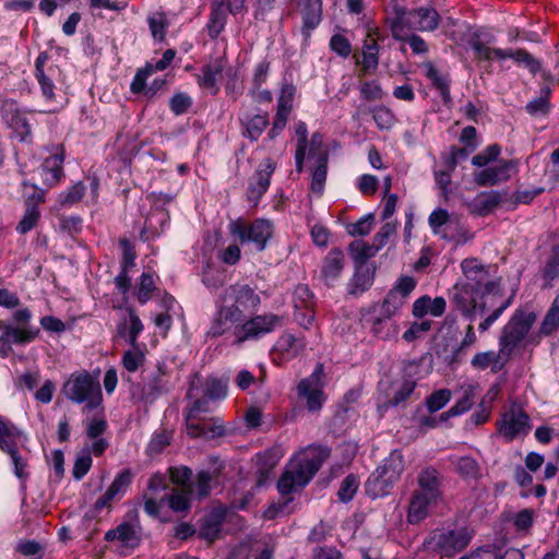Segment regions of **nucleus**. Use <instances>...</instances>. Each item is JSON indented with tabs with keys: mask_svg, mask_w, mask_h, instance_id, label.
Here are the masks:
<instances>
[{
	"mask_svg": "<svg viewBox=\"0 0 559 559\" xmlns=\"http://www.w3.org/2000/svg\"><path fill=\"white\" fill-rule=\"evenodd\" d=\"M492 267L476 258L464 259L461 262L464 278L452 287L449 296L450 301L469 322H474L478 314L487 311L486 304L479 300L499 288V280H495L490 273Z\"/></svg>",
	"mask_w": 559,
	"mask_h": 559,
	"instance_id": "f257e3e1",
	"label": "nucleus"
},
{
	"mask_svg": "<svg viewBox=\"0 0 559 559\" xmlns=\"http://www.w3.org/2000/svg\"><path fill=\"white\" fill-rule=\"evenodd\" d=\"M329 454L328 448L313 445L296 455L277 481L278 492L286 496L297 488H304L320 469Z\"/></svg>",
	"mask_w": 559,
	"mask_h": 559,
	"instance_id": "f03ea898",
	"label": "nucleus"
},
{
	"mask_svg": "<svg viewBox=\"0 0 559 559\" xmlns=\"http://www.w3.org/2000/svg\"><path fill=\"white\" fill-rule=\"evenodd\" d=\"M62 394L75 404H85L83 411H93L102 403L99 382L87 371L74 372L63 383Z\"/></svg>",
	"mask_w": 559,
	"mask_h": 559,
	"instance_id": "7ed1b4c3",
	"label": "nucleus"
},
{
	"mask_svg": "<svg viewBox=\"0 0 559 559\" xmlns=\"http://www.w3.org/2000/svg\"><path fill=\"white\" fill-rule=\"evenodd\" d=\"M536 319L535 312L516 309L502 328L498 338L501 353L511 357L516 348L524 346Z\"/></svg>",
	"mask_w": 559,
	"mask_h": 559,
	"instance_id": "20e7f679",
	"label": "nucleus"
},
{
	"mask_svg": "<svg viewBox=\"0 0 559 559\" xmlns=\"http://www.w3.org/2000/svg\"><path fill=\"white\" fill-rule=\"evenodd\" d=\"M395 17L391 23V31L394 37H400L404 28L420 32H432L438 28L440 15L432 7H420L415 10H407L404 7H394Z\"/></svg>",
	"mask_w": 559,
	"mask_h": 559,
	"instance_id": "39448f33",
	"label": "nucleus"
},
{
	"mask_svg": "<svg viewBox=\"0 0 559 559\" xmlns=\"http://www.w3.org/2000/svg\"><path fill=\"white\" fill-rule=\"evenodd\" d=\"M472 538L473 532L465 526L438 528L431 532L426 545L441 558H453L468 546Z\"/></svg>",
	"mask_w": 559,
	"mask_h": 559,
	"instance_id": "423d86ee",
	"label": "nucleus"
},
{
	"mask_svg": "<svg viewBox=\"0 0 559 559\" xmlns=\"http://www.w3.org/2000/svg\"><path fill=\"white\" fill-rule=\"evenodd\" d=\"M228 231L241 245H252L255 251L261 252L273 237L274 225L264 218H257L251 223L238 218L229 222Z\"/></svg>",
	"mask_w": 559,
	"mask_h": 559,
	"instance_id": "0eeeda50",
	"label": "nucleus"
},
{
	"mask_svg": "<svg viewBox=\"0 0 559 559\" xmlns=\"http://www.w3.org/2000/svg\"><path fill=\"white\" fill-rule=\"evenodd\" d=\"M283 326V318L274 313H263L246 320L235 326L234 344L241 345L247 341H257Z\"/></svg>",
	"mask_w": 559,
	"mask_h": 559,
	"instance_id": "6e6552de",
	"label": "nucleus"
},
{
	"mask_svg": "<svg viewBox=\"0 0 559 559\" xmlns=\"http://www.w3.org/2000/svg\"><path fill=\"white\" fill-rule=\"evenodd\" d=\"M170 390L167 367L164 362H158L153 370L144 372L140 397L145 403H154L159 396L167 394Z\"/></svg>",
	"mask_w": 559,
	"mask_h": 559,
	"instance_id": "1a4fd4ad",
	"label": "nucleus"
},
{
	"mask_svg": "<svg viewBox=\"0 0 559 559\" xmlns=\"http://www.w3.org/2000/svg\"><path fill=\"white\" fill-rule=\"evenodd\" d=\"M531 430L530 417L522 411L511 409L502 415L498 423V431L507 442L526 436Z\"/></svg>",
	"mask_w": 559,
	"mask_h": 559,
	"instance_id": "9d476101",
	"label": "nucleus"
},
{
	"mask_svg": "<svg viewBox=\"0 0 559 559\" xmlns=\"http://www.w3.org/2000/svg\"><path fill=\"white\" fill-rule=\"evenodd\" d=\"M275 170V163L271 158H265L260 163L253 177L250 179L247 189V199L253 206H257L267 191L272 174Z\"/></svg>",
	"mask_w": 559,
	"mask_h": 559,
	"instance_id": "9b49d317",
	"label": "nucleus"
},
{
	"mask_svg": "<svg viewBox=\"0 0 559 559\" xmlns=\"http://www.w3.org/2000/svg\"><path fill=\"white\" fill-rule=\"evenodd\" d=\"M229 300L242 311L257 310L261 304L260 296L247 284H234L225 288L222 302L226 304Z\"/></svg>",
	"mask_w": 559,
	"mask_h": 559,
	"instance_id": "f8f14e48",
	"label": "nucleus"
},
{
	"mask_svg": "<svg viewBox=\"0 0 559 559\" xmlns=\"http://www.w3.org/2000/svg\"><path fill=\"white\" fill-rule=\"evenodd\" d=\"M64 148L59 145L55 153L44 159L36 170L47 188L57 186L64 177Z\"/></svg>",
	"mask_w": 559,
	"mask_h": 559,
	"instance_id": "ddd939ff",
	"label": "nucleus"
},
{
	"mask_svg": "<svg viewBox=\"0 0 559 559\" xmlns=\"http://www.w3.org/2000/svg\"><path fill=\"white\" fill-rule=\"evenodd\" d=\"M187 432L193 438H215L225 432L223 420L218 417L201 419H186Z\"/></svg>",
	"mask_w": 559,
	"mask_h": 559,
	"instance_id": "4468645a",
	"label": "nucleus"
},
{
	"mask_svg": "<svg viewBox=\"0 0 559 559\" xmlns=\"http://www.w3.org/2000/svg\"><path fill=\"white\" fill-rule=\"evenodd\" d=\"M294 95L293 86H284L277 100V109L272 128L267 133L269 140H274L286 127L288 116L292 110V98Z\"/></svg>",
	"mask_w": 559,
	"mask_h": 559,
	"instance_id": "2eb2a0df",
	"label": "nucleus"
},
{
	"mask_svg": "<svg viewBox=\"0 0 559 559\" xmlns=\"http://www.w3.org/2000/svg\"><path fill=\"white\" fill-rule=\"evenodd\" d=\"M242 128V136L255 142L260 139L269 126V114L266 111L250 115L248 111H241L238 116Z\"/></svg>",
	"mask_w": 559,
	"mask_h": 559,
	"instance_id": "dca6fc26",
	"label": "nucleus"
},
{
	"mask_svg": "<svg viewBox=\"0 0 559 559\" xmlns=\"http://www.w3.org/2000/svg\"><path fill=\"white\" fill-rule=\"evenodd\" d=\"M418 489L415 491L421 493L435 501L441 499L442 477L439 471L428 466L421 469L417 476Z\"/></svg>",
	"mask_w": 559,
	"mask_h": 559,
	"instance_id": "f3484780",
	"label": "nucleus"
},
{
	"mask_svg": "<svg viewBox=\"0 0 559 559\" xmlns=\"http://www.w3.org/2000/svg\"><path fill=\"white\" fill-rule=\"evenodd\" d=\"M0 355L8 357L12 353V345H24L34 341V333L31 331H17L13 329V324L0 321Z\"/></svg>",
	"mask_w": 559,
	"mask_h": 559,
	"instance_id": "a211bd4d",
	"label": "nucleus"
},
{
	"mask_svg": "<svg viewBox=\"0 0 559 559\" xmlns=\"http://www.w3.org/2000/svg\"><path fill=\"white\" fill-rule=\"evenodd\" d=\"M300 13L302 17L301 34L308 40L313 29L322 20V0H301Z\"/></svg>",
	"mask_w": 559,
	"mask_h": 559,
	"instance_id": "6ab92c4d",
	"label": "nucleus"
},
{
	"mask_svg": "<svg viewBox=\"0 0 559 559\" xmlns=\"http://www.w3.org/2000/svg\"><path fill=\"white\" fill-rule=\"evenodd\" d=\"M21 436L22 431L15 426L12 430V436L7 437L0 444V450L9 454L12 459L15 476L20 479H24L27 477L25 472L26 461L20 455L17 448Z\"/></svg>",
	"mask_w": 559,
	"mask_h": 559,
	"instance_id": "aec40b11",
	"label": "nucleus"
},
{
	"mask_svg": "<svg viewBox=\"0 0 559 559\" xmlns=\"http://www.w3.org/2000/svg\"><path fill=\"white\" fill-rule=\"evenodd\" d=\"M345 255L338 248L332 249L324 258L321 267V277L324 283L329 286L334 283L341 276L344 269Z\"/></svg>",
	"mask_w": 559,
	"mask_h": 559,
	"instance_id": "412c9836",
	"label": "nucleus"
},
{
	"mask_svg": "<svg viewBox=\"0 0 559 559\" xmlns=\"http://www.w3.org/2000/svg\"><path fill=\"white\" fill-rule=\"evenodd\" d=\"M510 359V356L501 353V347H499L498 353L493 350L480 352L477 353L471 360V365L475 369L485 370L488 367H491V371L497 373L501 371L507 361Z\"/></svg>",
	"mask_w": 559,
	"mask_h": 559,
	"instance_id": "4be33fe9",
	"label": "nucleus"
},
{
	"mask_svg": "<svg viewBox=\"0 0 559 559\" xmlns=\"http://www.w3.org/2000/svg\"><path fill=\"white\" fill-rule=\"evenodd\" d=\"M437 503L433 499L414 491L408 504L407 521L411 524L421 522L428 516L430 508Z\"/></svg>",
	"mask_w": 559,
	"mask_h": 559,
	"instance_id": "5701e85b",
	"label": "nucleus"
},
{
	"mask_svg": "<svg viewBox=\"0 0 559 559\" xmlns=\"http://www.w3.org/2000/svg\"><path fill=\"white\" fill-rule=\"evenodd\" d=\"M298 395L306 400L309 412H318L324 402L323 391L310 378L302 379L297 386Z\"/></svg>",
	"mask_w": 559,
	"mask_h": 559,
	"instance_id": "b1692460",
	"label": "nucleus"
},
{
	"mask_svg": "<svg viewBox=\"0 0 559 559\" xmlns=\"http://www.w3.org/2000/svg\"><path fill=\"white\" fill-rule=\"evenodd\" d=\"M225 0H212L210 19L206 24L207 35L215 39L224 31L227 21Z\"/></svg>",
	"mask_w": 559,
	"mask_h": 559,
	"instance_id": "393cba45",
	"label": "nucleus"
},
{
	"mask_svg": "<svg viewBox=\"0 0 559 559\" xmlns=\"http://www.w3.org/2000/svg\"><path fill=\"white\" fill-rule=\"evenodd\" d=\"M187 399L193 400V403L187 409L186 419H201L203 415L212 411L210 403L211 399L205 395L199 397V388L195 385L194 381L191 382V385L188 389Z\"/></svg>",
	"mask_w": 559,
	"mask_h": 559,
	"instance_id": "a878e982",
	"label": "nucleus"
},
{
	"mask_svg": "<svg viewBox=\"0 0 559 559\" xmlns=\"http://www.w3.org/2000/svg\"><path fill=\"white\" fill-rule=\"evenodd\" d=\"M501 200L498 191L481 192L469 203V209L478 216H486L500 204Z\"/></svg>",
	"mask_w": 559,
	"mask_h": 559,
	"instance_id": "bb28decb",
	"label": "nucleus"
},
{
	"mask_svg": "<svg viewBox=\"0 0 559 559\" xmlns=\"http://www.w3.org/2000/svg\"><path fill=\"white\" fill-rule=\"evenodd\" d=\"M404 468L405 464L402 453L399 450H393L390 455L383 460L382 464L377 467V471L395 484L400 479Z\"/></svg>",
	"mask_w": 559,
	"mask_h": 559,
	"instance_id": "cd10ccee",
	"label": "nucleus"
},
{
	"mask_svg": "<svg viewBox=\"0 0 559 559\" xmlns=\"http://www.w3.org/2000/svg\"><path fill=\"white\" fill-rule=\"evenodd\" d=\"M373 283V274L367 265H355V273L347 284L349 295L358 296L368 290Z\"/></svg>",
	"mask_w": 559,
	"mask_h": 559,
	"instance_id": "c85d7f7f",
	"label": "nucleus"
},
{
	"mask_svg": "<svg viewBox=\"0 0 559 559\" xmlns=\"http://www.w3.org/2000/svg\"><path fill=\"white\" fill-rule=\"evenodd\" d=\"M393 481L377 469L368 477L365 484L366 493L372 499L381 498L389 495L393 488Z\"/></svg>",
	"mask_w": 559,
	"mask_h": 559,
	"instance_id": "c756f323",
	"label": "nucleus"
},
{
	"mask_svg": "<svg viewBox=\"0 0 559 559\" xmlns=\"http://www.w3.org/2000/svg\"><path fill=\"white\" fill-rule=\"evenodd\" d=\"M223 64L221 61H215L204 66L201 74L198 76V83L201 87L209 90L213 95L217 94V81L222 76Z\"/></svg>",
	"mask_w": 559,
	"mask_h": 559,
	"instance_id": "7c9ffc66",
	"label": "nucleus"
},
{
	"mask_svg": "<svg viewBox=\"0 0 559 559\" xmlns=\"http://www.w3.org/2000/svg\"><path fill=\"white\" fill-rule=\"evenodd\" d=\"M306 347L304 337H297L290 333L282 334L275 344V349L285 358L296 357Z\"/></svg>",
	"mask_w": 559,
	"mask_h": 559,
	"instance_id": "2f4dec72",
	"label": "nucleus"
},
{
	"mask_svg": "<svg viewBox=\"0 0 559 559\" xmlns=\"http://www.w3.org/2000/svg\"><path fill=\"white\" fill-rule=\"evenodd\" d=\"M424 69L426 78L431 81L432 85L440 92L443 103H450V81L448 75L441 74L431 62H426Z\"/></svg>",
	"mask_w": 559,
	"mask_h": 559,
	"instance_id": "473e14b6",
	"label": "nucleus"
},
{
	"mask_svg": "<svg viewBox=\"0 0 559 559\" xmlns=\"http://www.w3.org/2000/svg\"><path fill=\"white\" fill-rule=\"evenodd\" d=\"M416 384L413 380H403L400 386L395 390L394 395L388 402L384 403L383 407H397L411 399H419V393L416 392Z\"/></svg>",
	"mask_w": 559,
	"mask_h": 559,
	"instance_id": "72a5a7b5",
	"label": "nucleus"
},
{
	"mask_svg": "<svg viewBox=\"0 0 559 559\" xmlns=\"http://www.w3.org/2000/svg\"><path fill=\"white\" fill-rule=\"evenodd\" d=\"M328 174V153L320 152L317 159L316 166L312 171V179L310 189L313 193L322 194Z\"/></svg>",
	"mask_w": 559,
	"mask_h": 559,
	"instance_id": "f704fd0d",
	"label": "nucleus"
},
{
	"mask_svg": "<svg viewBox=\"0 0 559 559\" xmlns=\"http://www.w3.org/2000/svg\"><path fill=\"white\" fill-rule=\"evenodd\" d=\"M348 249L355 265H366L367 260L374 257L380 250L373 241L372 243H367L362 240L353 241Z\"/></svg>",
	"mask_w": 559,
	"mask_h": 559,
	"instance_id": "c9c22d12",
	"label": "nucleus"
},
{
	"mask_svg": "<svg viewBox=\"0 0 559 559\" xmlns=\"http://www.w3.org/2000/svg\"><path fill=\"white\" fill-rule=\"evenodd\" d=\"M281 455L277 450L269 449L263 453L257 455L258 464H259V480L258 484L262 485V483L269 478L271 471L278 463Z\"/></svg>",
	"mask_w": 559,
	"mask_h": 559,
	"instance_id": "e433bc0d",
	"label": "nucleus"
},
{
	"mask_svg": "<svg viewBox=\"0 0 559 559\" xmlns=\"http://www.w3.org/2000/svg\"><path fill=\"white\" fill-rule=\"evenodd\" d=\"M223 516L221 514H211L200 525L199 537L207 542L215 540L222 530Z\"/></svg>",
	"mask_w": 559,
	"mask_h": 559,
	"instance_id": "4c0bfd02",
	"label": "nucleus"
},
{
	"mask_svg": "<svg viewBox=\"0 0 559 559\" xmlns=\"http://www.w3.org/2000/svg\"><path fill=\"white\" fill-rule=\"evenodd\" d=\"M549 95V87L543 88L540 96L526 104L525 110L527 114L535 118L547 116L550 110Z\"/></svg>",
	"mask_w": 559,
	"mask_h": 559,
	"instance_id": "58836bf2",
	"label": "nucleus"
},
{
	"mask_svg": "<svg viewBox=\"0 0 559 559\" xmlns=\"http://www.w3.org/2000/svg\"><path fill=\"white\" fill-rule=\"evenodd\" d=\"M86 192V186L83 181H78L70 189L63 191L58 197V203L61 207H70L79 203Z\"/></svg>",
	"mask_w": 559,
	"mask_h": 559,
	"instance_id": "ea45409f",
	"label": "nucleus"
},
{
	"mask_svg": "<svg viewBox=\"0 0 559 559\" xmlns=\"http://www.w3.org/2000/svg\"><path fill=\"white\" fill-rule=\"evenodd\" d=\"M456 472L465 479H476L480 475L478 462L472 456H461L455 461Z\"/></svg>",
	"mask_w": 559,
	"mask_h": 559,
	"instance_id": "a19ab883",
	"label": "nucleus"
},
{
	"mask_svg": "<svg viewBox=\"0 0 559 559\" xmlns=\"http://www.w3.org/2000/svg\"><path fill=\"white\" fill-rule=\"evenodd\" d=\"M39 216H40V213L38 211V206H36V204H34L32 202H26V209H25L24 215H23L22 219L19 222V224L16 226V230L20 234L28 233L36 226V224L39 219Z\"/></svg>",
	"mask_w": 559,
	"mask_h": 559,
	"instance_id": "79ce46f5",
	"label": "nucleus"
},
{
	"mask_svg": "<svg viewBox=\"0 0 559 559\" xmlns=\"http://www.w3.org/2000/svg\"><path fill=\"white\" fill-rule=\"evenodd\" d=\"M191 492L188 489H183L182 491H175L171 495H165L162 497V502L167 501L169 508L175 512H185L188 511L191 507L189 495Z\"/></svg>",
	"mask_w": 559,
	"mask_h": 559,
	"instance_id": "37998d69",
	"label": "nucleus"
},
{
	"mask_svg": "<svg viewBox=\"0 0 559 559\" xmlns=\"http://www.w3.org/2000/svg\"><path fill=\"white\" fill-rule=\"evenodd\" d=\"M13 320L16 323V325H13L14 330L27 332L31 331L34 333V340L39 334V329L32 325V312L28 308L19 309L13 313Z\"/></svg>",
	"mask_w": 559,
	"mask_h": 559,
	"instance_id": "c03bdc74",
	"label": "nucleus"
},
{
	"mask_svg": "<svg viewBox=\"0 0 559 559\" xmlns=\"http://www.w3.org/2000/svg\"><path fill=\"white\" fill-rule=\"evenodd\" d=\"M379 47L376 40H366L362 50V69L365 71L376 70L379 63Z\"/></svg>",
	"mask_w": 559,
	"mask_h": 559,
	"instance_id": "a18cd8bd",
	"label": "nucleus"
},
{
	"mask_svg": "<svg viewBox=\"0 0 559 559\" xmlns=\"http://www.w3.org/2000/svg\"><path fill=\"white\" fill-rule=\"evenodd\" d=\"M404 305L400 297L389 292L380 306L379 316L390 321Z\"/></svg>",
	"mask_w": 559,
	"mask_h": 559,
	"instance_id": "49530a36",
	"label": "nucleus"
},
{
	"mask_svg": "<svg viewBox=\"0 0 559 559\" xmlns=\"http://www.w3.org/2000/svg\"><path fill=\"white\" fill-rule=\"evenodd\" d=\"M359 484H360L359 478L356 475H354V474L347 475L341 483V486H340V489L337 492L338 499L342 502H349L354 498L355 493L357 492Z\"/></svg>",
	"mask_w": 559,
	"mask_h": 559,
	"instance_id": "de8ad7c7",
	"label": "nucleus"
},
{
	"mask_svg": "<svg viewBox=\"0 0 559 559\" xmlns=\"http://www.w3.org/2000/svg\"><path fill=\"white\" fill-rule=\"evenodd\" d=\"M118 540L124 546L134 548L140 544V536L134 526L130 523H121L117 526Z\"/></svg>",
	"mask_w": 559,
	"mask_h": 559,
	"instance_id": "09e8293b",
	"label": "nucleus"
},
{
	"mask_svg": "<svg viewBox=\"0 0 559 559\" xmlns=\"http://www.w3.org/2000/svg\"><path fill=\"white\" fill-rule=\"evenodd\" d=\"M156 289L153 275L150 273H142L138 288V300L141 305L146 304L152 298V293Z\"/></svg>",
	"mask_w": 559,
	"mask_h": 559,
	"instance_id": "8fccbe9b",
	"label": "nucleus"
},
{
	"mask_svg": "<svg viewBox=\"0 0 559 559\" xmlns=\"http://www.w3.org/2000/svg\"><path fill=\"white\" fill-rule=\"evenodd\" d=\"M92 466V457L90 454V449H83L80 454H78L72 475L76 480H81L91 469Z\"/></svg>",
	"mask_w": 559,
	"mask_h": 559,
	"instance_id": "3c124183",
	"label": "nucleus"
},
{
	"mask_svg": "<svg viewBox=\"0 0 559 559\" xmlns=\"http://www.w3.org/2000/svg\"><path fill=\"white\" fill-rule=\"evenodd\" d=\"M170 480L179 486H182L183 489H188L189 492H193L192 485L190 484V479L192 476V471L187 466H176L169 468Z\"/></svg>",
	"mask_w": 559,
	"mask_h": 559,
	"instance_id": "603ef678",
	"label": "nucleus"
},
{
	"mask_svg": "<svg viewBox=\"0 0 559 559\" xmlns=\"http://www.w3.org/2000/svg\"><path fill=\"white\" fill-rule=\"evenodd\" d=\"M416 287V281L412 276H402L390 292L400 297L404 302Z\"/></svg>",
	"mask_w": 559,
	"mask_h": 559,
	"instance_id": "864d4df0",
	"label": "nucleus"
},
{
	"mask_svg": "<svg viewBox=\"0 0 559 559\" xmlns=\"http://www.w3.org/2000/svg\"><path fill=\"white\" fill-rule=\"evenodd\" d=\"M373 222H374L373 214H371V213L367 214V215L362 216L356 223L348 225L347 233L354 237L355 236H361V237L367 236V235H369V233L372 229Z\"/></svg>",
	"mask_w": 559,
	"mask_h": 559,
	"instance_id": "5fc2aeb1",
	"label": "nucleus"
},
{
	"mask_svg": "<svg viewBox=\"0 0 559 559\" xmlns=\"http://www.w3.org/2000/svg\"><path fill=\"white\" fill-rule=\"evenodd\" d=\"M501 147L498 144L487 146L483 152L472 158V164L476 167H485L490 162H493L500 155Z\"/></svg>",
	"mask_w": 559,
	"mask_h": 559,
	"instance_id": "6e6d98bb",
	"label": "nucleus"
},
{
	"mask_svg": "<svg viewBox=\"0 0 559 559\" xmlns=\"http://www.w3.org/2000/svg\"><path fill=\"white\" fill-rule=\"evenodd\" d=\"M298 307H314V295L304 284H299L294 292V308Z\"/></svg>",
	"mask_w": 559,
	"mask_h": 559,
	"instance_id": "4d7b16f0",
	"label": "nucleus"
},
{
	"mask_svg": "<svg viewBox=\"0 0 559 559\" xmlns=\"http://www.w3.org/2000/svg\"><path fill=\"white\" fill-rule=\"evenodd\" d=\"M451 397V392L448 389H441L433 392L426 401V406L430 413H436L441 409Z\"/></svg>",
	"mask_w": 559,
	"mask_h": 559,
	"instance_id": "13d9d810",
	"label": "nucleus"
},
{
	"mask_svg": "<svg viewBox=\"0 0 559 559\" xmlns=\"http://www.w3.org/2000/svg\"><path fill=\"white\" fill-rule=\"evenodd\" d=\"M227 394L226 386L216 378H209L204 384V395L211 400L224 399Z\"/></svg>",
	"mask_w": 559,
	"mask_h": 559,
	"instance_id": "bf43d9fd",
	"label": "nucleus"
},
{
	"mask_svg": "<svg viewBox=\"0 0 559 559\" xmlns=\"http://www.w3.org/2000/svg\"><path fill=\"white\" fill-rule=\"evenodd\" d=\"M213 478V474L209 471H200L198 473L194 487L199 499L205 498L211 492Z\"/></svg>",
	"mask_w": 559,
	"mask_h": 559,
	"instance_id": "052dcab7",
	"label": "nucleus"
},
{
	"mask_svg": "<svg viewBox=\"0 0 559 559\" xmlns=\"http://www.w3.org/2000/svg\"><path fill=\"white\" fill-rule=\"evenodd\" d=\"M511 59L518 63L524 64L533 74L537 73L540 69V63L524 49L514 50Z\"/></svg>",
	"mask_w": 559,
	"mask_h": 559,
	"instance_id": "680f3d73",
	"label": "nucleus"
},
{
	"mask_svg": "<svg viewBox=\"0 0 559 559\" xmlns=\"http://www.w3.org/2000/svg\"><path fill=\"white\" fill-rule=\"evenodd\" d=\"M372 114L374 122L381 130L390 129L394 124V115L386 107H376Z\"/></svg>",
	"mask_w": 559,
	"mask_h": 559,
	"instance_id": "e2e57ef3",
	"label": "nucleus"
},
{
	"mask_svg": "<svg viewBox=\"0 0 559 559\" xmlns=\"http://www.w3.org/2000/svg\"><path fill=\"white\" fill-rule=\"evenodd\" d=\"M192 105V99L185 93L175 94L169 102L170 110L176 115L180 116L188 111Z\"/></svg>",
	"mask_w": 559,
	"mask_h": 559,
	"instance_id": "0e129e2a",
	"label": "nucleus"
},
{
	"mask_svg": "<svg viewBox=\"0 0 559 559\" xmlns=\"http://www.w3.org/2000/svg\"><path fill=\"white\" fill-rule=\"evenodd\" d=\"M217 311L221 313L223 319L230 324V326H233L236 323L241 322L245 317L243 311L241 309H238L237 305H233V304L227 305V302H226L223 306H221Z\"/></svg>",
	"mask_w": 559,
	"mask_h": 559,
	"instance_id": "69168bd1",
	"label": "nucleus"
},
{
	"mask_svg": "<svg viewBox=\"0 0 559 559\" xmlns=\"http://www.w3.org/2000/svg\"><path fill=\"white\" fill-rule=\"evenodd\" d=\"M144 360L145 356L140 350H127L122 356V365L129 372L136 371Z\"/></svg>",
	"mask_w": 559,
	"mask_h": 559,
	"instance_id": "338daca9",
	"label": "nucleus"
},
{
	"mask_svg": "<svg viewBox=\"0 0 559 559\" xmlns=\"http://www.w3.org/2000/svg\"><path fill=\"white\" fill-rule=\"evenodd\" d=\"M544 277L547 280H555L559 277V246H555L551 254L544 267Z\"/></svg>",
	"mask_w": 559,
	"mask_h": 559,
	"instance_id": "774afa93",
	"label": "nucleus"
}]
</instances>
